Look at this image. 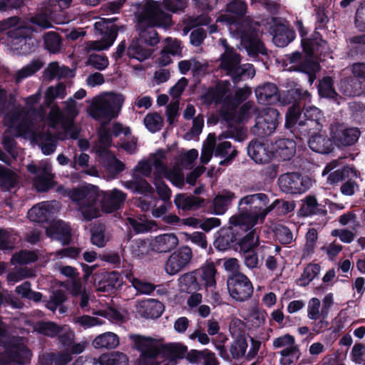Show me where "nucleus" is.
<instances>
[{
    "mask_svg": "<svg viewBox=\"0 0 365 365\" xmlns=\"http://www.w3.org/2000/svg\"><path fill=\"white\" fill-rule=\"evenodd\" d=\"M157 2L146 0L136 12V30L140 38L133 40L126 51L129 58L140 62L149 58L152 50L147 46H155L159 42L158 34L154 27L167 25L170 21L169 15L163 13Z\"/></svg>",
    "mask_w": 365,
    "mask_h": 365,
    "instance_id": "nucleus-1",
    "label": "nucleus"
},
{
    "mask_svg": "<svg viewBox=\"0 0 365 365\" xmlns=\"http://www.w3.org/2000/svg\"><path fill=\"white\" fill-rule=\"evenodd\" d=\"M63 194L76 204L81 219L86 222L98 217L101 211L107 213L116 211L126 199V194L118 189L101 196L98 187L91 185L65 190Z\"/></svg>",
    "mask_w": 365,
    "mask_h": 365,
    "instance_id": "nucleus-2",
    "label": "nucleus"
},
{
    "mask_svg": "<svg viewBox=\"0 0 365 365\" xmlns=\"http://www.w3.org/2000/svg\"><path fill=\"white\" fill-rule=\"evenodd\" d=\"M227 14L220 15L217 21L225 23L232 38L240 40V46L247 55L255 59L259 55H267V49L261 40L262 34L257 26L247 21H240L247 11L243 0H232L227 4Z\"/></svg>",
    "mask_w": 365,
    "mask_h": 365,
    "instance_id": "nucleus-3",
    "label": "nucleus"
},
{
    "mask_svg": "<svg viewBox=\"0 0 365 365\" xmlns=\"http://www.w3.org/2000/svg\"><path fill=\"white\" fill-rule=\"evenodd\" d=\"M287 95L294 104L286 114V127L298 130L304 135L309 134L311 130L320 131L325 118L319 108L307 106V103L311 102L310 93L299 85L295 84L294 88L287 91Z\"/></svg>",
    "mask_w": 365,
    "mask_h": 365,
    "instance_id": "nucleus-4",
    "label": "nucleus"
},
{
    "mask_svg": "<svg viewBox=\"0 0 365 365\" xmlns=\"http://www.w3.org/2000/svg\"><path fill=\"white\" fill-rule=\"evenodd\" d=\"M41 98L40 91L26 98L24 107H14L6 114L5 124L18 135H26L34 133V125L38 123H47V112L39 104Z\"/></svg>",
    "mask_w": 365,
    "mask_h": 365,
    "instance_id": "nucleus-5",
    "label": "nucleus"
},
{
    "mask_svg": "<svg viewBox=\"0 0 365 365\" xmlns=\"http://www.w3.org/2000/svg\"><path fill=\"white\" fill-rule=\"evenodd\" d=\"M274 207L275 205L269 204V197L264 193L247 195L240 200L238 214L232 216V220L240 223L241 227L249 230L262 223Z\"/></svg>",
    "mask_w": 365,
    "mask_h": 365,
    "instance_id": "nucleus-6",
    "label": "nucleus"
},
{
    "mask_svg": "<svg viewBox=\"0 0 365 365\" xmlns=\"http://www.w3.org/2000/svg\"><path fill=\"white\" fill-rule=\"evenodd\" d=\"M154 167L153 179L158 177H164L175 186L182 188L184 186V174L178 167L168 168L165 165V153L159 150L150 155L148 160H143L138 162L132 171V180L133 175L135 178H140L137 173L143 177H150L152 174V169Z\"/></svg>",
    "mask_w": 365,
    "mask_h": 365,
    "instance_id": "nucleus-7",
    "label": "nucleus"
},
{
    "mask_svg": "<svg viewBox=\"0 0 365 365\" xmlns=\"http://www.w3.org/2000/svg\"><path fill=\"white\" fill-rule=\"evenodd\" d=\"M230 84L219 83L215 87L209 88L203 96L208 103H222L220 114L223 120H231L235 117V108L246 101L252 93L248 87L238 88L234 96L230 92Z\"/></svg>",
    "mask_w": 365,
    "mask_h": 365,
    "instance_id": "nucleus-8",
    "label": "nucleus"
},
{
    "mask_svg": "<svg viewBox=\"0 0 365 365\" xmlns=\"http://www.w3.org/2000/svg\"><path fill=\"white\" fill-rule=\"evenodd\" d=\"M0 31H8L12 49L19 55H27L36 51L38 41L33 36L31 27L17 16H12L0 21Z\"/></svg>",
    "mask_w": 365,
    "mask_h": 365,
    "instance_id": "nucleus-9",
    "label": "nucleus"
},
{
    "mask_svg": "<svg viewBox=\"0 0 365 365\" xmlns=\"http://www.w3.org/2000/svg\"><path fill=\"white\" fill-rule=\"evenodd\" d=\"M123 102L122 94L105 93L93 98L88 113L95 120L110 121L118 116Z\"/></svg>",
    "mask_w": 365,
    "mask_h": 365,
    "instance_id": "nucleus-10",
    "label": "nucleus"
},
{
    "mask_svg": "<svg viewBox=\"0 0 365 365\" xmlns=\"http://www.w3.org/2000/svg\"><path fill=\"white\" fill-rule=\"evenodd\" d=\"M241 57L235 48H227L220 55V67L226 75L231 77L235 83L241 80L252 78L255 75L252 64H240Z\"/></svg>",
    "mask_w": 365,
    "mask_h": 365,
    "instance_id": "nucleus-11",
    "label": "nucleus"
},
{
    "mask_svg": "<svg viewBox=\"0 0 365 365\" xmlns=\"http://www.w3.org/2000/svg\"><path fill=\"white\" fill-rule=\"evenodd\" d=\"M132 339L135 348L140 352L137 365H175L172 360L160 361V349L153 338L135 335Z\"/></svg>",
    "mask_w": 365,
    "mask_h": 365,
    "instance_id": "nucleus-12",
    "label": "nucleus"
},
{
    "mask_svg": "<svg viewBox=\"0 0 365 365\" xmlns=\"http://www.w3.org/2000/svg\"><path fill=\"white\" fill-rule=\"evenodd\" d=\"M123 186L132 192L141 195L135 199L134 203L142 211L152 210L158 205L159 200L155 195L152 186L144 178L133 175V180L123 182Z\"/></svg>",
    "mask_w": 365,
    "mask_h": 365,
    "instance_id": "nucleus-13",
    "label": "nucleus"
},
{
    "mask_svg": "<svg viewBox=\"0 0 365 365\" xmlns=\"http://www.w3.org/2000/svg\"><path fill=\"white\" fill-rule=\"evenodd\" d=\"M62 111L58 106H51L47 116V124L50 128L61 127L65 130H71L73 126V119L78 115L76 102L70 98L64 102Z\"/></svg>",
    "mask_w": 365,
    "mask_h": 365,
    "instance_id": "nucleus-14",
    "label": "nucleus"
},
{
    "mask_svg": "<svg viewBox=\"0 0 365 365\" xmlns=\"http://www.w3.org/2000/svg\"><path fill=\"white\" fill-rule=\"evenodd\" d=\"M279 123V113L274 108H264L255 118V124L252 133L259 137L264 138L273 134Z\"/></svg>",
    "mask_w": 365,
    "mask_h": 365,
    "instance_id": "nucleus-15",
    "label": "nucleus"
},
{
    "mask_svg": "<svg viewBox=\"0 0 365 365\" xmlns=\"http://www.w3.org/2000/svg\"><path fill=\"white\" fill-rule=\"evenodd\" d=\"M235 138L233 135L222 133L216 137L215 133L208 135L207 141H210L214 149V156L222 158L219 165L227 166L231 163L237 154V150L232 145L231 143L226 139Z\"/></svg>",
    "mask_w": 365,
    "mask_h": 365,
    "instance_id": "nucleus-16",
    "label": "nucleus"
},
{
    "mask_svg": "<svg viewBox=\"0 0 365 365\" xmlns=\"http://www.w3.org/2000/svg\"><path fill=\"white\" fill-rule=\"evenodd\" d=\"M27 170L34 175L33 185L38 192H46L54 185L52 167L48 160H42L38 164H28Z\"/></svg>",
    "mask_w": 365,
    "mask_h": 365,
    "instance_id": "nucleus-17",
    "label": "nucleus"
},
{
    "mask_svg": "<svg viewBox=\"0 0 365 365\" xmlns=\"http://www.w3.org/2000/svg\"><path fill=\"white\" fill-rule=\"evenodd\" d=\"M108 21L103 19L94 24L95 35L101 36V39L90 41L87 46L89 50H106L113 44L118 36V29L115 25L108 23Z\"/></svg>",
    "mask_w": 365,
    "mask_h": 365,
    "instance_id": "nucleus-18",
    "label": "nucleus"
},
{
    "mask_svg": "<svg viewBox=\"0 0 365 365\" xmlns=\"http://www.w3.org/2000/svg\"><path fill=\"white\" fill-rule=\"evenodd\" d=\"M227 287L230 296L235 301L240 302L248 300L254 292L250 279L242 273L228 276Z\"/></svg>",
    "mask_w": 365,
    "mask_h": 365,
    "instance_id": "nucleus-19",
    "label": "nucleus"
},
{
    "mask_svg": "<svg viewBox=\"0 0 365 365\" xmlns=\"http://www.w3.org/2000/svg\"><path fill=\"white\" fill-rule=\"evenodd\" d=\"M278 183L283 192L292 195L302 194L312 185L311 178L299 173H287L281 175L278 179Z\"/></svg>",
    "mask_w": 365,
    "mask_h": 365,
    "instance_id": "nucleus-20",
    "label": "nucleus"
},
{
    "mask_svg": "<svg viewBox=\"0 0 365 365\" xmlns=\"http://www.w3.org/2000/svg\"><path fill=\"white\" fill-rule=\"evenodd\" d=\"M273 349H282L279 353L281 356V365H291L296 363L300 357V351L295 344L293 336L287 334L277 337L272 341Z\"/></svg>",
    "mask_w": 365,
    "mask_h": 365,
    "instance_id": "nucleus-21",
    "label": "nucleus"
},
{
    "mask_svg": "<svg viewBox=\"0 0 365 365\" xmlns=\"http://www.w3.org/2000/svg\"><path fill=\"white\" fill-rule=\"evenodd\" d=\"M60 208V202L56 200L41 202L28 211V217L38 223L47 222L53 219Z\"/></svg>",
    "mask_w": 365,
    "mask_h": 365,
    "instance_id": "nucleus-22",
    "label": "nucleus"
},
{
    "mask_svg": "<svg viewBox=\"0 0 365 365\" xmlns=\"http://www.w3.org/2000/svg\"><path fill=\"white\" fill-rule=\"evenodd\" d=\"M31 352L24 344H12L7 347L4 354L0 356V363L4 365L17 364L22 365L30 361Z\"/></svg>",
    "mask_w": 365,
    "mask_h": 365,
    "instance_id": "nucleus-23",
    "label": "nucleus"
},
{
    "mask_svg": "<svg viewBox=\"0 0 365 365\" xmlns=\"http://www.w3.org/2000/svg\"><path fill=\"white\" fill-rule=\"evenodd\" d=\"M192 258V251L188 247H182L175 251L168 259L165 270L170 275L178 273L190 262Z\"/></svg>",
    "mask_w": 365,
    "mask_h": 365,
    "instance_id": "nucleus-24",
    "label": "nucleus"
},
{
    "mask_svg": "<svg viewBox=\"0 0 365 365\" xmlns=\"http://www.w3.org/2000/svg\"><path fill=\"white\" fill-rule=\"evenodd\" d=\"M230 223L231 227L228 229L222 230L219 237L214 242L215 247L219 250L224 251L230 248L234 243H237L240 230H247L241 226H238V223H235L232 220V216L230 218Z\"/></svg>",
    "mask_w": 365,
    "mask_h": 365,
    "instance_id": "nucleus-25",
    "label": "nucleus"
},
{
    "mask_svg": "<svg viewBox=\"0 0 365 365\" xmlns=\"http://www.w3.org/2000/svg\"><path fill=\"white\" fill-rule=\"evenodd\" d=\"M272 157L278 160H291L296 153V143L289 138H279L271 146Z\"/></svg>",
    "mask_w": 365,
    "mask_h": 365,
    "instance_id": "nucleus-26",
    "label": "nucleus"
},
{
    "mask_svg": "<svg viewBox=\"0 0 365 365\" xmlns=\"http://www.w3.org/2000/svg\"><path fill=\"white\" fill-rule=\"evenodd\" d=\"M37 125H34V133L31 134L19 135L20 136H32L35 138L38 147L45 155L54 153L57 146L56 137L50 132H37Z\"/></svg>",
    "mask_w": 365,
    "mask_h": 365,
    "instance_id": "nucleus-27",
    "label": "nucleus"
},
{
    "mask_svg": "<svg viewBox=\"0 0 365 365\" xmlns=\"http://www.w3.org/2000/svg\"><path fill=\"white\" fill-rule=\"evenodd\" d=\"M349 171L352 173V168L341 165L339 160H334L326 165L322 172V175H328V184L334 185L342 180L349 174Z\"/></svg>",
    "mask_w": 365,
    "mask_h": 365,
    "instance_id": "nucleus-28",
    "label": "nucleus"
},
{
    "mask_svg": "<svg viewBox=\"0 0 365 365\" xmlns=\"http://www.w3.org/2000/svg\"><path fill=\"white\" fill-rule=\"evenodd\" d=\"M247 149L248 155L258 164L268 163L272 157V150L258 140L250 141Z\"/></svg>",
    "mask_w": 365,
    "mask_h": 365,
    "instance_id": "nucleus-29",
    "label": "nucleus"
},
{
    "mask_svg": "<svg viewBox=\"0 0 365 365\" xmlns=\"http://www.w3.org/2000/svg\"><path fill=\"white\" fill-rule=\"evenodd\" d=\"M178 244V238L173 233H165L156 236L150 242L152 250L164 253L174 249Z\"/></svg>",
    "mask_w": 365,
    "mask_h": 365,
    "instance_id": "nucleus-30",
    "label": "nucleus"
},
{
    "mask_svg": "<svg viewBox=\"0 0 365 365\" xmlns=\"http://www.w3.org/2000/svg\"><path fill=\"white\" fill-rule=\"evenodd\" d=\"M138 312L143 317L156 319L161 316L164 311L163 304L158 300L148 299L139 303Z\"/></svg>",
    "mask_w": 365,
    "mask_h": 365,
    "instance_id": "nucleus-31",
    "label": "nucleus"
},
{
    "mask_svg": "<svg viewBox=\"0 0 365 365\" xmlns=\"http://www.w3.org/2000/svg\"><path fill=\"white\" fill-rule=\"evenodd\" d=\"M205 200L191 194L180 193L174 199V203L178 209L183 211L196 210L201 207Z\"/></svg>",
    "mask_w": 365,
    "mask_h": 365,
    "instance_id": "nucleus-32",
    "label": "nucleus"
},
{
    "mask_svg": "<svg viewBox=\"0 0 365 365\" xmlns=\"http://www.w3.org/2000/svg\"><path fill=\"white\" fill-rule=\"evenodd\" d=\"M340 91L346 96H358L365 93V85L356 76L342 79L339 85Z\"/></svg>",
    "mask_w": 365,
    "mask_h": 365,
    "instance_id": "nucleus-33",
    "label": "nucleus"
},
{
    "mask_svg": "<svg viewBox=\"0 0 365 365\" xmlns=\"http://www.w3.org/2000/svg\"><path fill=\"white\" fill-rule=\"evenodd\" d=\"M255 95L261 104H272L279 101L278 88L272 83L259 86L255 90Z\"/></svg>",
    "mask_w": 365,
    "mask_h": 365,
    "instance_id": "nucleus-34",
    "label": "nucleus"
},
{
    "mask_svg": "<svg viewBox=\"0 0 365 365\" xmlns=\"http://www.w3.org/2000/svg\"><path fill=\"white\" fill-rule=\"evenodd\" d=\"M272 41L277 46L283 48L287 46L295 38V32L284 24L276 25L271 32Z\"/></svg>",
    "mask_w": 365,
    "mask_h": 365,
    "instance_id": "nucleus-35",
    "label": "nucleus"
},
{
    "mask_svg": "<svg viewBox=\"0 0 365 365\" xmlns=\"http://www.w3.org/2000/svg\"><path fill=\"white\" fill-rule=\"evenodd\" d=\"M98 157L101 163L113 177L122 173L125 168V165L117 159L110 152L105 153V151H103Z\"/></svg>",
    "mask_w": 365,
    "mask_h": 365,
    "instance_id": "nucleus-36",
    "label": "nucleus"
},
{
    "mask_svg": "<svg viewBox=\"0 0 365 365\" xmlns=\"http://www.w3.org/2000/svg\"><path fill=\"white\" fill-rule=\"evenodd\" d=\"M313 130L308 141L309 148L314 152L326 154L332 150V142L326 135L315 133Z\"/></svg>",
    "mask_w": 365,
    "mask_h": 365,
    "instance_id": "nucleus-37",
    "label": "nucleus"
},
{
    "mask_svg": "<svg viewBox=\"0 0 365 365\" xmlns=\"http://www.w3.org/2000/svg\"><path fill=\"white\" fill-rule=\"evenodd\" d=\"M53 9L44 4L33 16L29 18V22L41 29L52 27Z\"/></svg>",
    "mask_w": 365,
    "mask_h": 365,
    "instance_id": "nucleus-38",
    "label": "nucleus"
},
{
    "mask_svg": "<svg viewBox=\"0 0 365 365\" xmlns=\"http://www.w3.org/2000/svg\"><path fill=\"white\" fill-rule=\"evenodd\" d=\"M258 242L259 236L256 233L255 227L247 230H240L237 242L240 247V252L254 250Z\"/></svg>",
    "mask_w": 365,
    "mask_h": 365,
    "instance_id": "nucleus-39",
    "label": "nucleus"
},
{
    "mask_svg": "<svg viewBox=\"0 0 365 365\" xmlns=\"http://www.w3.org/2000/svg\"><path fill=\"white\" fill-rule=\"evenodd\" d=\"M200 282H203L206 289H215L216 287L217 269L212 262H207L202 267L195 269Z\"/></svg>",
    "mask_w": 365,
    "mask_h": 365,
    "instance_id": "nucleus-40",
    "label": "nucleus"
},
{
    "mask_svg": "<svg viewBox=\"0 0 365 365\" xmlns=\"http://www.w3.org/2000/svg\"><path fill=\"white\" fill-rule=\"evenodd\" d=\"M360 135L359 129L351 127L338 130L334 135V140L338 146L347 147L354 145Z\"/></svg>",
    "mask_w": 365,
    "mask_h": 365,
    "instance_id": "nucleus-41",
    "label": "nucleus"
},
{
    "mask_svg": "<svg viewBox=\"0 0 365 365\" xmlns=\"http://www.w3.org/2000/svg\"><path fill=\"white\" fill-rule=\"evenodd\" d=\"M178 284L180 291L186 293L196 292L200 290L202 286L195 270L181 275L178 279Z\"/></svg>",
    "mask_w": 365,
    "mask_h": 365,
    "instance_id": "nucleus-42",
    "label": "nucleus"
},
{
    "mask_svg": "<svg viewBox=\"0 0 365 365\" xmlns=\"http://www.w3.org/2000/svg\"><path fill=\"white\" fill-rule=\"evenodd\" d=\"M234 198V193L229 191H225L217 195L213 200L214 213L217 215L225 214Z\"/></svg>",
    "mask_w": 365,
    "mask_h": 365,
    "instance_id": "nucleus-43",
    "label": "nucleus"
},
{
    "mask_svg": "<svg viewBox=\"0 0 365 365\" xmlns=\"http://www.w3.org/2000/svg\"><path fill=\"white\" fill-rule=\"evenodd\" d=\"M119 344V337L113 332L108 331L96 336L93 341L95 348L115 349Z\"/></svg>",
    "mask_w": 365,
    "mask_h": 365,
    "instance_id": "nucleus-44",
    "label": "nucleus"
},
{
    "mask_svg": "<svg viewBox=\"0 0 365 365\" xmlns=\"http://www.w3.org/2000/svg\"><path fill=\"white\" fill-rule=\"evenodd\" d=\"M163 351L168 355L169 359L165 360H172L176 365L177 359L186 358L187 354V348L186 346L180 343H170L163 347Z\"/></svg>",
    "mask_w": 365,
    "mask_h": 365,
    "instance_id": "nucleus-45",
    "label": "nucleus"
},
{
    "mask_svg": "<svg viewBox=\"0 0 365 365\" xmlns=\"http://www.w3.org/2000/svg\"><path fill=\"white\" fill-rule=\"evenodd\" d=\"M43 40L45 49L51 53H58L62 49V39L55 31L46 32L43 36Z\"/></svg>",
    "mask_w": 365,
    "mask_h": 365,
    "instance_id": "nucleus-46",
    "label": "nucleus"
},
{
    "mask_svg": "<svg viewBox=\"0 0 365 365\" xmlns=\"http://www.w3.org/2000/svg\"><path fill=\"white\" fill-rule=\"evenodd\" d=\"M43 66V61L40 58L32 60L29 64L19 70L15 76L16 83L21 82L24 78L31 76Z\"/></svg>",
    "mask_w": 365,
    "mask_h": 365,
    "instance_id": "nucleus-47",
    "label": "nucleus"
},
{
    "mask_svg": "<svg viewBox=\"0 0 365 365\" xmlns=\"http://www.w3.org/2000/svg\"><path fill=\"white\" fill-rule=\"evenodd\" d=\"M66 96V86L59 83L56 86H50L45 93V104L50 107L56 99H63Z\"/></svg>",
    "mask_w": 365,
    "mask_h": 365,
    "instance_id": "nucleus-48",
    "label": "nucleus"
},
{
    "mask_svg": "<svg viewBox=\"0 0 365 365\" xmlns=\"http://www.w3.org/2000/svg\"><path fill=\"white\" fill-rule=\"evenodd\" d=\"M255 111V103L252 101H247L241 106L238 111L235 108V118L225 120L229 124L232 123H243L247 120L250 118L251 114Z\"/></svg>",
    "mask_w": 365,
    "mask_h": 365,
    "instance_id": "nucleus-49",
    "label": "nucleus"
},
{
    "mask_svg": "<svg viewBox=\"0 0 365 365\" xmlns=\"http://www.w3.org/2000/svg\"><path fill=\"white\" fill-rule=\"evenodd\" d=\"M91 242L98 247H103L108 240L106 226L103 224H96L91 228Z\"/></svg>",
    "mask_w": 365,
    "mask_h": 365,
    "instance_id": "nucleus-50",
    "label": "nucleus"
},
{
    "mask_svg": "<svg viewBox=\"0 0 365 365\" xmlns=\"http://www.w3.org/2000/svg\"><path fill=\"white\" fill-rule=\"evenodd\" d=\"M248 347V343L245 336H237L231 343L230 352L235 359H240L245 357V353Z\"/></svg>",
    "mask_w": 365,
    "mask_h": 365,
    "instance_id": "nucleus-51",
    "label": "nucleus"
},
{
    "mask_svg": "<svg viewBox=\"0 0 365 365\" xmlns=\"http://www.w3.org/2000/svg\"><path fill=\"white\" fill-rule=\"evenodd\" d=\"M17 176L11 170L0 165V186L2 189L9 191L17 184Z\"/></svg>",
    "mask_w": 365,
    "mask_h": 365,
    "instance_id": "nucleus-52",
    "label": "nucleus"
},
{
    "mask_svg": "<svg viewBox=\"0 0 365 365\" xmlns=\"http://www.w3.org/2000/svg\"><path fill=\"white\" fill-rule=\"evenodd\" d=\"M111 134L109 130L103 128L100 130L98 133V141L94 147V150L97 155L101 154V152H110L108 148L111 145Z\"/></svg>",
    "mask_w": 365,
    "mask_h": 365,
    "instance_id": "nucleus-53",
    "label": "nucleus"
},
{
    "mask_svg": "<svg viewBox=\"0 0 365 365\" xmlns=\"http://www.w3.org/2000/svg\"><path fill=\"white\" fill-rule=\"evenodd\" d=\"M45 357L47 361L55 365H67L73 359L70 351L68 350L46 353Z\"/></svg>",
    "mask_w": 365,
    "mask_h": 365,
    "instance_id": "nucleus-54",
    "label": "nucleus"
},
{
    "mask_svg": "<svg viewBox=\"0 0 365 365\" xmlns=\"http://www.w3.org/2000/svg\"><path fill=\"white\" fill-rule=\"evenodd\" d=\"M320 266L318 264H309L304 269L297 284L301 287L308 285L320 272Z\"/></svg>",
    "mask_w": 365,
    "mask_h": 365,
    "instance_id": "nucleus-55",
    "label": "nucleus"
},
{
    "mask_svg": "<svg viewBox=\"0 0 365 365\" xmlns=\"http://www.w3.org/2000/svg\"><path fill=\"white\" fill-rule=\"evenodd\" d=\"M144 125L151 133L159 131L163 125V117L156 112L149 113L144 118Z\"/></svg>",
    "mask_w": 365,
    "mask_h": 365,
    "instance_id": "nucleus-56",
    "label": "nucleus"
},
{
    "mask_svg": "<svg viewBox=\"0 0 365 365\" xmlns=\"http://www.w3.org/2000/svg\"><path fill=\"white\" fill-rule=\"evenodd\" d=\"M61 327L52 322H39L36 324L35 329L39 334L49 337H55L61 332Z\"/></svg>",
    "mask_w": 365,
    "mask_h": 365,
    "instance_id": "nucleus-57",
    "label": "nucleus"
},
{
    "mask_svg": "<svg viewBox=\"0 0 365 365\" xmlns=\"http://www.w3.org/2000/svg\"><path fill=\"white\" fill-rule=\"evenodd\" d=\"M101 361L103 365H128V359L125 354L114 351L101 355Z\"/></svg>",
    "mask_w": 365,
    "mask_h": 365,
    "instance_id": "nucleus-58",
    "label": "nucleus"
},
{
    "mask_svg": "<svg viewBox=\"0 0 365 365\" xmlns=\"http://www.w3.org/2000/svg\"><path fill=\"white\" fill-rule=\"evenodd\" d=\"M135 290L143 294H150L155 289L154 284L134 277L131 274L126 276Z\"/></svg>",
    "mask_w": 365,
    "mask_h": 365,
    "instance_id": "nucleus-59",
    "label": "nucleus"
},
{
    "mask_svg": "<svg viewBox=\"0 0 365 365\" xmlns=\"http://www.w3.org/2000/svg\"><path fill=\"white\" fill-rule=\"evenodd\" d=\"M319 94L324 98H334L336 93L333 87V80L331 77H324L318 85Z\"/></svg>",
    "mask_w": 365,
    "mask_h": 365,
    "instance_id": "nucleus-60",
    "label": "nucleus"
},
{
    "mask_svg": "<svg viewBox=\"0 0 365 365\" xmlns=\"http://www.w3.org/2000/svg\"><path fill=\"white\" fill-rule=\"evenodd\" d=\"M280 247L277 245H274L267 242H263L261 244L259 242L256 246L255 252L257 253L258 258L261 259V262L262 260L267 259L269 255L272 254H278L280 251Z\"/></svg>",
    "mask_w": 365,
    "mask_h": 365,
    "instance_id": "nucleus-61",
    "label": "nucleus"
},
{
    "mask_svg": "<svg viewBox=\"0 0 365 365\" xmlns=\"http://www.w3.org/2000/svg\"><path fill=\"white\" fill-rule=\"evenodd\" d=\"M127 221L136 233L147 232L153 229V224L142 217L137 219L129 217L127 218Z\"/></svg>",
    "mask_w": 365,
    "mask_h": 365,
    "instance_id": "nucleus-62",
    "label": "nucleus"
},
{
    "mask_svg": "<svg viewBox=\"0 0 365 365\" xmlns=\"http://www.w3.org/2000/svg\"><path fill=\"white\" fill-rule=\"evenodd\" d=\"M65 300V294L61 291H56L52 294L48 300H43V303L45 304V307L53 312L60 307V311L63 313V311L61 306Z\"/></svg>",
    "mask_w": 365,
    "mask_h": 365,
    "instance_id": "nucleus-63",
    "label": "nucleus"
},
{
    "mask_svg": "<svg viewBox=\"0 0 365 365\" xmlns=\"http://www.w3.org/2000/svg\"><path fill=\"white\" fill-rule=\"evenodd\" d=\"M37 255L35 252L28 250H21L15 253L11 257L12 264H27L35 262Z\"/></svg>",
    "mask_w": 365,
    "mask_h": 365,
    "instance_id": "nucleus-64",
    "label": "nucleus"
}]
</instances>
